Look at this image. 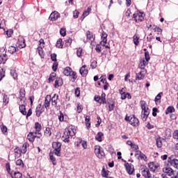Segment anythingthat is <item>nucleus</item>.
<instances>
[{
    "label": "nucleus",
    "instance_id": "1",
    "mask_svg": "<svg viewBox=\"0 0 178 178\" xmlns=\"http://www.w3.org/2000/svg\"><path fill=\"white\" fill-rule=\"evenodd\" d=\"M76 133H77V130L74 126L70 125L67 127L63 136L64 143H70V138L76 136Z\"/></svg>",
    "mask_w": 178,
    "mask_h": 178
},
{
    "label": "nucleus",
    "instance_id": "2",
    "mask_svg": "<svg viewBox=\"0 0 178 178\" xmlns=\"http://www.w3.org/2000/svg\"><path fill=\"white\" fill-rule=\"evenodd\" d=\"M132 19L137 24H140V23L144 22V19H145V14L141 11H137L134 14H133Z\"/></svg>",
    "mask_w": 178,
    "mask_h": 178
},
{
    "label": "nucleus",
    "instance_id": "3",
    "mask_svg": "<svg viewBox=\"0 0 178 178\" xmlns=\"http://www.w3.org/2000/svg\"><path fill=\"white\" fill-rule=\"evenodd\" d=\"M124 120L126 122H129V124L131 126H133L134 127H137L140 126V121L138 120V118L136 117V115H126Z\"/></svg>",
    "mask_w": 178,
    "mask_h": 178
},
{
    "label": "nucleus",
    "instance_id": "4",
    "mask_svg": "<svg viewBox=\"0 0 178 178\" xmlns=\"http://www.w3.org/2000/svg\"><path fill=\"white\" fill-rule=\"evenodd\" d=\"M52 147L54 149L53 154L57 156H60V151L62 149V143L60 142H54L52 143Z\"/></svg>",
    "mask_w": 178,
    "mask_h": 178
},
{
    "label": "nucleus",
    "instance_id": "5",
    "mask_svg": "<svg viewBox=\"0 0 178 178\" xmlns=\"http://www.w3.org/2000/svg\"><path fill=\"white\" fill-rule=\"evenodd\" d=\"M95 154L97 158L99 159H102V158L105 157V152H104V149L101 147L99 145H95L94 148Z\"/></svg>",
    "mask_w": 178,
    "mask_h": 178
},
{
    "label": "nucleus",
    "instance_id": "6",
    "mask_svg": "<svg viewBox=\"0 0 178 178\" xmlns=\"http://www.w3.org/2000/svg\"><path fill=\"white\" fill-rule=\"evenodd\" d=\"M51 106L56 109H59L60 105H59V95L55 93L53 97L51 96Z\"/></svg>",
    "mask_w": 178,
    "mask_h": 178
},
{
    "label": "nucleus",
    "instance_id": "7",
    "mask_svg": "<svg viewBox=\"0 0 178 178\" xmlns=\"http://www.w3.org/2000/svg\"><path fill=\"white\" fill-rule=\"evenodd\" d=\"M19 112H21L24 116H26V119L33 115V110L29 108L27 113L26 111V105L24 104H19Z\"/></svg>",
    "mask_w": 178,
    "mask_h": 178
},
{
    "label": "nucleus",
    "instance_id": "8",
    "mask_svg": "<svg viewBox=\"0 0 178 178\" xmlns=\"http://www.w3.org/2000/svg\"><path fill=\"white\" fill-rule=\"evenodd\" d=\"M106 95L103 92L102 93L101 96L99 95H95V101L98 102V104H106Z\"/></svg>",
    "mask_w": 178,
    "mask_h": 178
},
{
    "label": "nucleus",
    "instance_id": "9",
    "mask_svg": "<svg viewBox=\"0 0 178 178\" xmlns=\"http://www.w3.org/2000/svg\"><path fill=\"white\" fill-rule=\"evenodd\" d=\"M168 163H170V165L171 166H172V168H175V169H177L178 170V159L175 158L174 156H170V157H168Z\"/></svg>",
    "mask_w": 178,
    "mask_h": 178
},
{
    "label": "nucleus",
    "instance_id": "10",
    "mask_svg": "<svg viewBox=\"0 0 178 178\" xmlns=\"http://www.w3.org/2000/svg\"><path fill=\"white\" fill-rule=\"evenodd\" d=\"M34 129L35 130V134H38V138H41L42 134H41V131L42 130V126H41V124L38 122H35Z\"/></svg>",
    "mask_w": 178,
    "mask_h": 178
},
{
    "label": "nucleus",
    "instance_id": "11",
    "mask_svg": "<svg viewBox=\"0 0 178 178\" xmlns=\"http://www.w3.org/2000/svg\"><path fill=\"white\" fill-rule=\"evenodd\" d=\"M124 168L128 175H134V165L131 163H129L127 161H124Z\"/></svg>",
    "mask_w": 178,
    "mask_h": 178
},
{
    "label": "nucleus",
    "instance_id": "12",
    "mask_svg": "<svg viewBox=\"0 0 178 178\" xmlns=\"http://www.w3.org/2000/svg\"><path fill=\"white\" fill-rule=\"evenodd\" d=\"M162 172L167 176H173L175 175V170L170 167H164L162 168Z\"/></svg>",
    "mask_w": 178,
    "mask_h": 178
},
{
    "label": "nucleus",
    "instance_id": "13",
    "mask_svg": "<svg viewBox=\"0 0 178 178\" xmlns=\"http://www.w3.org/2000/svg\"><path fill=\"white\" fill-rule=\"evenodd\" d=\"M86 40L90 41V42H94L95 41V34L90 31H87L86 33Z\"/></svg>",
    "mask_w": 178,
    "mask_h": 178
},
{
    "label": "nucleus",
    "instance_id": "14",
    "mask_svg": "<svg viewBox=\"0 0 178 178\" xmlns=\"http://www.w3.org/2000/svg\"><path fill=\"white\" fill-rule=\"evenodd\" d=\"M35 138H38V134H35V132H29L27 135V140H29L30 143H34Z\"/></svg>",
    "mask_w": 178,
    "mask_h": 178
},
{
    "label": "nucleus",
    "instance_id": "15",
    "mask_svg": "<svg viewBox=\"0 0 178 178\" xmlns=\"http://www.w3.org/2000/svg\"><path fill=\"white\" fill-rule=\"evenodd\" d=\"M43 106H44L45 109L49 111V106H51V95L46 96Z\"/></svg>",
    "mask_w": 178,
    "mask_h": 178
},
{
    "label": "nucleus",
    "instance_id": "16",
    "mask_svg": "<svg viewBox=\"0 0 178 178\" xmlns=\"http://www.w3.org/2000/svg\"><path fill=\"white\" fill-rule=\"evenodd\" d=\"M141 174L144 178H151L152 177L151 172H149V168H143L142 171H141Z\"/></svg>",
    "mask_w": 178,
    "mask_h": 178
},
{
    "label": "nucleus",
    "instance_id": "17",
    "mask_svg": "<svg viewBox=\"0 0 178 178\" xmlns=\"http://www.w3.org/2000/svg\"><path fill=\"white\" fill-rule=\"evenodd\" d=\"M60 17V14L58 13L57 11H54L51 13L49 16V20L51 22H56L57 19H59Z\"/></svg>",
    "mask_w": 178,
    "mask_h": 178
},
{
    "label": "nucleus",
    "instance_id": "18",
    "mask_svg": "<svg viewBox=\"0 0 178 178\" xmlns=\"http://www.w3.org/2000/svg\"><path fill=\"white\" fill-rule=\"evenodd\" d=\"M17 47L22 49V48H25L26 47V40L23 38H19L17 42Z\"/></svg>",
    "mask_w": 178,
    "mask_h": 178
},
{
    "label": "nucleus",
    "instance_id": "19",
    "mask_svg": "<svg viewBox=\"0 0 178 178\" xmlns=\"http://www.w3.org/2000/svg\"><path fill=\"white\" fill-rule=\"evenodd\" d=\"M79 73L82 76V77H86L88 74V70L87 69V65H83L79 70Z\"/></svg>",
    "mask_w": 178,
    "mask_h": 178
},
{
    "label": "nucleus",
    "instance_id": "20",
    "mask_svg": "<svg viewBox=\"0 0 178 178\" xmlns=\"http://www.w3.org/2000/svg\"><path fill=\"white\" fill-rule=\"evenodd\" d=\"M44 111V106H42L41 104H38L35 109L37 118H40V116H41V113H42Z\"/></svg>",
    "mask_w": 178,
    "mask_h": 178
},
{
    "label": "nucleus",
    "instance_id": "21",
    "mask_svg": "<svg viewBox=\"0 0 178 178\" xmlns=\"http://www.w3.org/2000/svg\"><path fill=\"white\" fill-rule=\"evenodd\" d=\"M19 101H23V99L26 98V89H24V88H21L19 89Z\"/></svg>",
    "mask_w": 178,
    "mask_h": 178
},
{
    "label": "nucleus",
    "instance_id": "22",
    "mask_svg": "<svg viewBox=\"0 0 178 178\" xmlns=\"http://www.w3.org/2000/svg\"><path fill=\"white\" fill-rule=\"evenodd\" d=\"M6 60H8V54L5 51V53L0 54V65L6 63Z\"/></svg>",
    "mask_w": 178,
    "mask_h": 178
},
{
    "label": "nucleus",
    "instance_id": "23",
    "mask_svg": "<svg viewBox=\"0 0 178 178\" xmlns=\"http://www.w3.org/2000/svg\"><path fill=\"white\" fill-rule=\"evenodd\" d=\"M149 169L152 172H155L156 169H158L159 168V165L154 162H150L148 163Z\"/></svg>",
    "mask_w": 178,
    "mask_h": 178
},
{
    "label": "nucleus",
    "instance_id": "24",
    "mask_svg": "<svg viewBox=\"0 0 178 178\" xmlns=\"http://www.w3.org/2000/svg\"><path fill=\"white\" fill-rule=\"evenodd\" d=\"M101 38L102 41L100 42V44H106L108 42V40L106 39L108 38V33L105 31H102Z\"/></svg>",
    "mask_w": 178,
    "mask_h": 178
},
{
    "label": "nucleus",
    "instance_id": "25",
    "mask_svg": "<svg viewBox=\"0 0 178 178\" xmlns=\"http://www.w3.org/2000/svg\"><path fill=\"white\" fill-rule=\"evenodd\" d=\"M149 115V110H147L145 111H142V120L143 122H147V119H148V116Z\"/></svg>",
    "mask_w": 178,
    "mask_h": 178
},
{
    "label": "nucleus",
    "instance_id": "26",
    "mask_svg": "<svg viewBox=\"0 0 178 178\" xmlns=\"http://www.w3.org/2000/svg\"><path fill=\"white\" fill-rule=\"evenodd\" d=\"M162 95H163V92H159L155 97L154 102L156 105H159L161 104V99H162Z\"/></svg>",
    "mask_w": 178,
    "mask_h": 178
},
{
    "label": "nucleus",
    "instance_id": "27",
    "mask_svg": "<svg viewBox=\"0 0 178 178\" xmlns=\"http://www.w3.org/2000/svg\"><path fill=\"white\" fill-rule=\"evenodd\" d=\"M10 175L11 176V178H23V174H22V172L19 171H16L14 173L11 172V174Z\"/></svg>",
    "mask_w": 178,
    "mask_h": 178
},
{
    "label": "nucleus",
    "instance_id": "28",
    "mask_svg": "<svg viewBox=\"0 0 178 178\" xmlns=\"http://www.w3.org/2000/svg\"><path fill=\"white\" fill-rule=\"evenodd\" d=\"M14 152L15 158H20V156H22V154H23L22 149H20L19 147H16L14 149Z\"/></svg>",
    "mask_w": 178,
    "mask_h": 178
},
{
    "label": "nucleus",
    "instance_id": "29",
    "mask_svg": "<svg viewBox=\"0 0 178 178\" xmlns=\"http://www.w3.org/2000/svg\"><path fill=\"white\" fill-rule=\"evenodd\" d=\"M147 65H148V61H147L146 60H145L144 58L142 59L140 62L139 64V67L140 69H141L142 70H144V69H145V66H147Z\"/></svg>",
    "mask_w": 178,
    "mask_h": 178
},
{
    "label": "nucleus",
    "instance_id": "30",
    "mask_svg": "<svg viewBox=\"0 0 178 178\" xmlns=\"http://www.w3.org/2000/svg\"><path fill=\"white\" fill-rule=\"evenodd\" d=\"M102 177L105 178H111V177H109V170H106V169H105V167L102 168Z\"/></svg>",
    "mask_w": 178,
    "mask_h": 178
},
{
    "label": "nucleus",
    "instance_id": "31",
    "mask_svg": "<svg viewBox=\"0 0 178 178\" xmlns=\"http://www.w3.org/2000/svg\"><path fill=\"white\" fill-rule=\"evenodd\" d=\"M59 122H66L67 118L66 115L63 113L62 111H60V115L58 116Z\"/></svg>",
    "mask_w": 178,
    "mask_h": 178
},
{
    "label": "nucleus",
    "instance_id": "32",
    "mask_svg": "<svg viewBox=\"0 0 178 178\" xmlns=\"http://www.w3.org/2000/svg\"><path fill=\"white\" fill-rule=\"evenodd\" d=\"M43 48L44 47H42V46H39L38 47V54L42 59H44V57L45 56V53L44 52Z\"/></svg>",
    "mask_w": 178,
    "mask_h": 178
},
{
    "label": "nucleus",
    "instance_id": "33",
    "mask_svg": "<svg viewBox=\"0 0 178 178\" xmlns=\"http://www.w3.org/2000/svg\"><path fill=\"white\" fill-rule=\"evenodd\" d=\"M153 27H154L153 30L155 34H156L157 35H162V29L157 27L155 25H154Z\"/></svg>",
    "mask_w": 178,
    "mask_h": 178
},
{
    "label": "nucleus",
    "instance_id": "34",
    "mask_svg": "<svg viewBox=\"0 0 178 178\" xmlns=\"http://www.w3.org/2000/svg\"><path fill=\"white\" fill-rule=\"evenodd\" d=\"M56 48H59L60 49H63V40L62 38H59L56 44Z\"/></svg>",
    "mask_w": 178,
    "mask_h": 178
},
{
    "label": "nucleus",
    "instance_id": "35",
    "mask_svg": "<svg viewBox=\"0 0 178 178\" xmlns=\"http://www.w3.org/2000/svg\"><path fill=\"white\" fill-rule=\"evenodd\" d=\"M73 70L70 67H67L63 70V74L64 76H70V74L72 73Z\"/></svg>",
    "mask_w": 178,
    "mask_h": 178
},
{
    "label": "nucleus",
    "instance_id": "36",
    "mask_svg": "<svg viewBox=\"0 0 178 178\" xmlns=\"http://www.w3.org/2000/svg\"><path fill=\"white\" fill-rule=\"evenodd\" d=\"M133 41L134 44H135L136 46H138L140 44V35L136 34L133 36Z\"/></svg>",
    "mask_w": 178,
    "mask_h": 178
},
{
    "label": "nucleus",
    "instance_id": "37",
    "mask_svg": "<svg viewBox=\"0 0 178 178\" xmlns=\"http://www.w3.org/2000/svg\"><path fill=\"white\" fill-rule=\"evenodd\" d=\"M29 147L30 145L29 144V143L25 142L22 145V149H21L22 154H26L27 152V148H29Z\"/></svg>",
    "mask_w": 178,
    "mask_h": 178
},
{
    "label": "nucleus",
    "instance_id": "38",
    "mask_svg": "<svg viewBox=\"0 0 178 178\" xmlns=\"http://www.w3.org/2000/svg\"><path fill=\"white\" fill-rule=\"evenodd\" d=\"M56 77V73L55 72L51 73L48 79V83H53V81H55Z\"/></svg>",
    "mask_w": 178,
    "mask_h": 178
},
{
    "label": "nucleus",
    "instance_id": "39",
    "mask_svg": "<svg viewBox=\"0 0 178 178\" xmlns=\"http://www.w3.org/2000/svg\"><path fill=\"white\" fill-rule=\"evenodd\" d=\"M102 137H104V133L98 132L95 136V140L99 143H101L102 141Z\"/></svg>",
    "mask_w": 178,
    "mask_h": 178
},
{
    "label": "nucleus",
    "instance_id": "40",
    "mask_svg": "<svg viewBox=\"0 0 178 178\" xmlns=\"http://www.w3.org/2000/svg\"><path fill=\"white\" fill-rule=\"evenodd\" d=\"M145 75L143 74V71H140L139 73L136 75V80H144Z\"/></svg>",
    "mask_w": 178,
    "mask_h": 178
},
{
    "label": "nucleus",
    "instance_id": "41",
    "mask_svg": "<svg viewBox=\"0 0 178 178\" xmlns=\"http://www.w3.org/2000/svg\"><path fill=\"white\" fill-rule=\"evenodd\" d=\"M126 98L131 99V95H130V93L129 92H122L121 95V99H126Z\"/></svg>",
    "mask_w": 178,
    "mask_h": 178
},
{
    "label": "nucleus",
    "instance_id": "42",
    "mask_svg": "<svg viewBox=\"0 0 178 178\" xmlns=\"http://www.w3.org/2000/svg\"><path fill=\"white\" fill-rule=\"evenodd\" d=\"M51 134H52V132L51 131V128L46 127V129L44 131V136H45V137H51Z\"/></svg>",
    "mask_w": 178,
    "mask_h": 178
},
{
    "label": "nucleus",
    "instance_id": "43",
    "mask_svg": "<svg viewBox=\"0 0 178 178\" xmlns=\"http://www.w3.org/2000/svg\"><path fill=\"white\" fill-rule=\"evenodd\" d=\"M140 106L143 110L142 112H144L145 111H149V108L146 106L145 101H142L140 102Z\"/></svg>",
    "mask_w": 178,
    "mask_h": 178
},
{
    "label": "nucleus",
    "instance_id": "44",
    "mask_svg": "<svg viewBox=\"0 0 178 178\" xmlns=\"http://www.w3.org/2000/svg\"><path fill=\"white\" fill-rule=\"evenodd\" d=\"M175 111V107H173V106H170L165 110V115H168L169 113H173Z\"/></svg>",
    "mask_w": 178,
    "mask_h": 178
},
{
    "label": "nucleus",
    "instance_id": "45",
    "mask_svg": "<svg viewBox=\"0 0 178 178\" xmlns=\"http://www.w3.org/2000/svg\"><path fill=\"white\" fill-rule=\"evenodd\" d=\"M90 120H91V118H90V116L87 115L85 119V124L88 129H90V127H91V122H90Z\"/></svg>",
    "mask_w": 178,
    "mask_h": 178
},
{
    "label": "nucleus",
    "instance_id": "46",
    "mask_svg": "<svg viewBox=\"0 0 178 178\" xmlns=\"http://www.w3.org/2000/svg\"><path fill=\"white\" fill-rule=\"evenodd\" d=\"M16 166H19V168H24V163H23V160L22 159H17L15 161Z\"/></svg>",
    "mask_w": 178,
    "mask_h": 178
},
{
    "label": "nucleus",
    "instance_id": "47",
    "mask_svg": "<svg viewBox=\"0 0 178 178\" xmlns=\"http://www.w3.org/2000/svg\"><path fill=\"white\" fill-rule=\"evenodd\" d=\"M91 12V7H88L86 10H85L83 13L82 17L83 19H86L88 15H90V13Z\"/></svg>",
    "mask_w": 178,
    "mask_h": 178
},
{
    "label": "nucleus",
    "instance_id": "48",
    "mask_svg": "<svg viewBox=\"0 0 178 178\" xmlns=\"http://www.w3.org/2000/svg\"><path fill=\"white\" fill-rule=\"evenodd\" d=\"M17 51H19V49H17L16 47L15 46H10L8 48V52L10 54H15V52H17Z\"/></svg>",
    "mask_w": 178,
    "mask_h": 178
},
{
    "label": "nucleus",
    "instance_id": "49",
    "mask_svg": "<svg viewBox=\"0 0 178 178\" xmlns=\"http://www.w3.org/2000/svg\"><path fill=\"white\" fill-rule=\"evenodd\" d=\"M1 130L3 133V134H5L6 136H8V127H6V126L3 125V124H2L1 126Z\"/></svg>",
    "mask_w": 178,
    "mask_h": 178
},
{
    "label": "nucleus",
    "instance_id": "50",
    "mask_svg": "<svg viewBox=\"0 0 178 178\" xmlns=\"http://www.w3.org/2000/svg\"><path fill=\"white\" fill-rule=\"evenodd\" d=\"M72 42H73V40L71 38H68L65 40V46L70 47V45H72Z\"/></svg>",
    "mask_w": 178,
    "mask_h": 178
},
{
    "label": "nucleus",
    "instance_id": "51",
    "mask_svg": "<svg viewBox=\"0 0 178 178\" xmlns=\"http://www.w3.org/2000/svg\"><path fill=\"white\" fill-rule=\"evenodd\" d=\"M69 76L72 77V81H76V80L77 79V73H76V72L73 70L71 72L70 75Z\"/></svg>",
    "mask_w": 178,
    "mask_h": 178
},
{
    "label": "nucleus",
    "instance_id": "52",
    "mask_svg": "<svg viewBox=\"0 0 178 178\" xmlns=\"http://www.w3.org/2000/svg\"><path fill=\"white\" fill-rule=\"evenodd\" d=\"M156 144L158 148H162V140L161 138H158L156 139Z\"/></svg>",
    "mask_w": 178,
    "mask_h": 178
},
{
    "label": "nucleus",
    "instance_id": "53",
    "mask_svg": "<svg viewBox=\"0 0 178 178\" xmlns=\"http://www.w3.org/2000/svg\"><path fill=\"white\" fill-rule=\"evenodd\" d=\"M76 55L78 58H81L83 56V48L79 47L76 50Z\"/></svg>",
    "mask_w": 178,
    "mask_h": 178
},
{
    "label": "nucleus",
    "instance_id": "54",
    "mask_svg": "<svg viewBox=\"0 0 178 178\" xmlns=\"http://www.w3.org/2000/svg\"><path fill=\"white\" fill-rule=\"evenodd\" d=\"M3 102L4 105H8L9 104V97H8V95H3Z\"/></svg>",
    "mask_w": 178,
    "mask_h": 178
},
{
    "label": "nucleus",
    "instance_id": "55",
    "mask_svg": "<svg viewBox=\"0 0 178 178\" xmlns=\"http://www.w3.org/2000/svg\"><path fill=\"white\" fill-rule=\"evenodd\" d=\"M83 105H81L80 103H77V109H76V112L78 113H81L83 112Z\"/></svg>",
    "mask_w": 178,
    "mask_h": 178
},
{
    "label": "nucleus",
    "instance_id": "56",
    "mask_svg": "<svg viewBox=\"0 0 178 178\" xmlns=\"http://www.w3.org/2000/svg\"><path fill=\"white\" fill-rule=\"evenodd\" d=\"M60 78H56V81H55V83H54V88H58L59 87V83H60Z\"/></svg>",
    "mask_w": 178,
    "mask_h": 178
},
{
    "label": "nucleus",
    "instance_id": "57",
    "mask_svg": "<svg viewBox=\"0 0 178 178\" xmlns=\"http://www.w3.org/2000/svg\"><path fill=\"white\" fill-rule=\"evenodd\" d=\"M97 65L98 63L97 62V60H94L90 63V67H92V69H97Z\"/></svg>",
    "mask_w": 178,
    "mask_h": 178
},
{
    "label": "nucleus",
    "instance_id": "58",
    "mask_svg": "<svg viewBox=\"0 0 178 178\" xmlns=\"http://www.w3.org/2000/svg\"><path fill=\"white\" fill-rule=\"evenodd\" d=\"M95 51L97 52V54L102 52V46H101V44H97L95 47Z\"/></svg>",
    "mask_w": 178,
    "mask_h": 178
},
{
    "label": "nucleus",
    "instance_id": "59",
    "mask_svg": "<svg viewBox=\"0 0 178 178\" xmlns=\"http://www.w3.org/2000/svg\"><path fill=\"white\" fill-rule=\"evenodd\" d=\"M139 157L140 159H144L145 161H147V156H145V154H144V153H142L141 151H139Z\"/></svg>",
    "mask_w": 178,
    "mask_h": 178
},
{
    "label": "nucleus",
    "instance_id": "60",
    "mask_svg": "<svg viewBox=\"0 0 178 178\" xmlns=\"http://www.w3.org/2000/svg\"><path fill=\"white\" fill-rule=\"evenodd\" d=\"M58 66H59V64L57 63V61H54L52 65V70L54 72H56L58 70Z\"/></svg>",
    "mask_w": 178,
    "mask_h": 178
},
{
    "label": "nucleus",
    "instance_id": "61",
    "mask_svg": "<svg viewBox=\"0 0 178 178\" xmlns=\"http://www.w3.org/2000/svg\"><path fill=\"white\" fill-rule=\"evenodd\" d=\"M156 113H159V110L156 107L152 108V116L156 117Z\"/></svg>",
    "mask_w": 178,
    "mask_h": 178
},
{
    "label": "nucleus",
    "instance_id": "62",
    "mask_svg": "<svg viewBox=\"0 0 178 178\" xmlns=\"http://www.w3.org/2000/svg\"><path fill=\"white\" fill-rule=\"evenodd\" d=\"M131 148H132L133 151L138 152L139 147L137 145H136V143L132 144V145H131Z\"/></svg>",
    "mask_w": 178,
    "mask_h": 178
},
{
    "label": "nucleus",
    "instance_id": "63",
    "mask_svg": "<svg viewBox=\"0 0 178 178\" xmlns=\"http://www.w3.org/2000/svg\"><path fill=\"white\" fill-rule=\"evenodd\" d=\"M6 169L8 173H9V175H11L13 173L12 172H10V163H6Z\"/></svg>",
    "mask_w": 178,
    "mask_h": 178
},
{
    "label": "nucleus",
    "instance_id": "64",
    "mask_svg": "<svg viewBox=\"0 0 178 178\" xmlns=\"http://www.w3.org/2000/svg\"><path fill=\"white\" fill-rule=\"evenodd\" d=\"M172 138H174V140H178V129L174 131L172 134Z\"/></svg>",
    "mask_w": 178,
    "mask_h": 178
}]
</instances>
